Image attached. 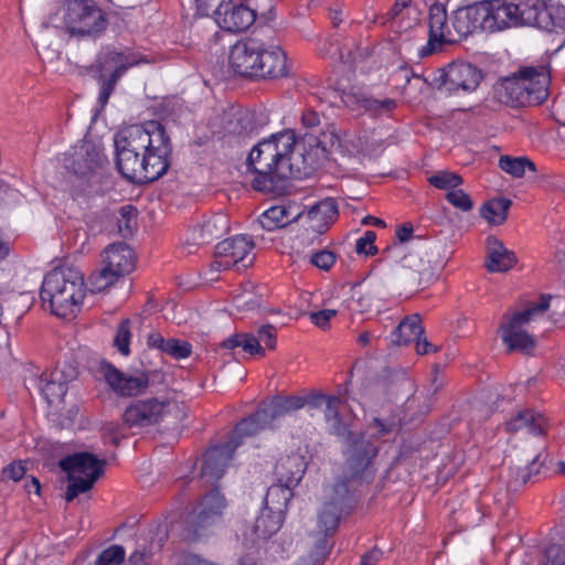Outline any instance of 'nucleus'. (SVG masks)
Here are the masks:
<instances>
[{
  "label": "nucleus",
  "mask_w": 565,
  "mask_h": 565,
  "mask_svg": "<svg viewBox=\"0 0 565 565\" xmlns=\"http://www.w3.org/2000/svg\"><path fill=\"white\" fill-rule=\"evenodd\" d=\"M114 146L117 171L135 185L158 181L171 167L173 146L164 126L158 120L117 132Z\"/></svg>",
  "instance_id": "f257e3e1"
},
{
  "label": "nucleus",
  "mask_w": 565,
  "mask_h": 565,
  "mask_svg": "<svg viewBox=\"0 0 565 565\" xmlns=\"http://www.w3.org/2000/svg\"><path fill=\"white\" fill-rule=\"evenodd\" d=\"M295 145V134L284 130L263 138L250 149L246 168L254 174L252 188L255 191L274 196L289 192Z\"/></svg>",
  "instance_id": "f03ea898"
},
{
  "label": "nucleus",
  "mask_w": 565,
  "mask_h": 565,
  "mask_svg": "<svg viewBox=\"0 0 565 565\" xmlns=\"http://www.w3.org/2000/svg\"><path fill=\"white\" fill-rule=\"evenodd\" d=\"M228 66L235 76L249 82L289 76L286 52L254 36L241 39L231 47Z\"/></svg>",
  "instance_id": "7ed1b4c3"
},
{
  "label": "nucleus",
  "mask_w": 565,
  "mask_h": 565,
  "mask_svg": "<svg viewBox=\"0 0 565 565\" xmlns=\"http://www.w3.org/2000/svg\"><path fill=\"white\" fill-rule=\"evenodd\" d=\"M551 67L547 63L520 65L512 74L493 85L497 99L512 108L542 105L548 97Z\"/></svg>",
  "instance_id": "20e7f679"
},
{
  "label": "nucleus",
  "mask_w": 565,
  "mask_h": 565,
  "mask_svg": "<svg viewBox=\"0 0 565 565\" xmlns=\"http://www.w3.org/2000/svg\"><path fill=\"white\" fill-rule=\"evenodd\" d=\"M84 286V275L77 268L58 266L44 276L40 290L42 305L49 303L51 313L66 318L83 302Z\"/></svg>",
  "instance_id": "39448f33"
},
{
  "label": "nucleus",
  "mask_w": 565,
  "mask_h": 565,
  "mask_svg": "<svg viewBox=\"0 0 565 565\" xmlns=\"http://www.w3.org/2000/svg\"><path fill=\"white\" fill-rule=\"evenodd\" d=\"M379 447L364 433L352 436L344 451L345 473L334 486V494H354L358 486L372 482Z\"/></svg>",
  "instance_id": "423d86ee"
},
{
  "label": "nucleus",
  "mask_w": 565,
  "mask_h": 565,
  "mask_svg": "<svg viewBox=\"0 0 565 565\" xmlns=\"http://www.w3.org/2000/svg\"><path fill=\"white\" fill-rule=\"evenodd\" d=\"M141 63H149V60L129 47L118 51L111 45H106L99 51L89 70L96 74L99 83L98 103L102 107L108 103L118 81L127 70Z\"/></svg>",
  "instance_id": "0eeeda50"
},
{
  "label": "nucleus",
  "mask_w": 565,
  "mask_h": 565,
  "mask_svg": "<svg viewBox=\"0 0 565 565\" xmlns=\"http://www.w3.org/2000/svg\"><path fill=\"white\" fill-rule=\"evenodd\" d=\"M107 461L88 451L74 452L60 460V468L67 476L64 494H83L90 491L106 471Z\"/></svg>",
  "instance_id": "6e6552de"
},
{
  "label": "nucleus",
  "mask_w": 565,
  "mask_h": 565,
  "mask_svg": "<svg viewBox=\"0 0 565 565\" xmlns=\"http://www.w3.org/2000/svg\"><path fill=\"white\" fill-rule=\"evenodd\" d=\"M358 497H330L318 512L317 529L312 531L311 535L315 542L318 543V553L323 556H329L332 547V537L338 531L340 521L356 508Z\"/></svg>",
  "instance_id": "1a4fd4ad"
},
{
  "label": "nucleus",
  "mask_w": 565,
  "mask_h": 565,
  "mask_svg": "<svg viewBox=\"0 0 565 565\" xmlns=\"http://www.w3.org/2000/svg\"><path fill=\"white\" fill-rule=\"evenodd\" d=\"M108 163V158L102 146L94 141H84L81 146L74 147L64 159L65 169L81 181L78 186H73L72 196L85 194L88 188V178Z\"/></svg>",
  "instance_id": "9d476101"
},
{
  "label": "nucleus",
  "mask_w": 565,
  "mask_h": 565,
  "mask_svg": "<svg viewBox=\"0 0 565 565\" xmlns=\"http://www.w3.org/2000/svg\"><path fill=\"white\" fill-rule=\"evenodd\" d=\"M226 505L225 497H199L182 516L185 537L198 541L206 529L221 519Z\"/></svg>",
  "instance_id": "9b49d317"
},
{
  "label": "nucleus",
  "mask_w": 565,
  "mask_h": 565,
  "mask_svg": "<svg viewBox=\"0 0 565 565\" xmlns=\"http://www.w3.org/2000/svg\"><path fill=\"white\" fill-rule=\"evenodd\" d=\"M227 440L223 444L211 446L203 456V463L199 473L198 482L202 484L201 494H220V480L234 457L237 448Z\"/></svg>",
  "instance_id": "f8f14e48"
},
{
  "label": "nucleus",
  "mask_w": 565,
  "mask_h": 565,
  "mask_svg": "<svg viewBox=\"0 0 565 565\" xmlns=\"http://www.w3.org/2000/svg\"><path fill=\"white\" fill-rule=\"evenodd\" d=\"M483 72L478 66L469 62L455 61L440 70V75L436 81L439 82L438 88H444L448 94L472 93L481 81Z\"/></svg>",
  "instance_id": "ddd939ff"
},
{
  "label": "nucleus",
  "mask_w": 565,
  "mask_h": 565,
  "mask_svg": "<svg viewBox=\"0 0 565 565\" xmlns=\"http://www.w3.org/2000/svg\"><path fill=\"white\" fill-rule=\"evenodd\" d=\"M254 242L246 235H236L220 242L214 249L215 260L211 264L216 270H226L234 266L249 267L255 256L252 254Z\"/></svg>",
  "instance_id": "4468645a"
},
{
  "label": "nucleus",
  "mask_w": 565,
  "mask_h": 565,
  "mask_svg": "<svg viewBox=\"0 0 565 565\" xmlns=\"http://www.w3.org/2000/svg\"><path fill=\"white\" fill-rule=\"evenodd\" d=\"M99 371L110 390L119 397H137L146 393L150 384V375L140 372L129 375L117 369L107 360L99 362Z\"/></svg>",
  "instance_id": "2eb2a0df"
},
{
  "label": "nucleus",
  "mask_w": 565,
  "mask_h": 565,
  "mask_svg": "<svg viewBox=\"0 0 565 565\" xmlns=\"http://www.w3.org/2000/svg\"><path fill=\"white\" fill-rule=\"evenodd\" d=\"M213 17L224 31L238 33L246 31L254 24L257 18V9L253 8L248 1L246 3H235L232 0H222L213 11Z\"/></svg>",
  "instance_id": "dca6fc26"
},
{
  "label": "nucleus",
  "mask_w": 565,
  "mask_h": 565,
  "mask_svg": "<svg viewBox=\"0 0 565 565\" xmlns=\"http://www.w3.org/2000/svg\"><path fill=\"white\" fill-rule=\"evenodd\" d=\"M168 405L169 401H160L157 397L136 399L126 407L122 423L128 428L156 425L163 419Z\"/></svg>",
  "instance_id": "f3484780"
},
{
  "label": "nucleus",
  "mask_w": 565,
  "mask_h": 565,
  "mask_svg": "<svg viewBox=\"0 0 565 565\" xmlns=\"http://www.w3.org/2000/svg\"><path fill=\"white\" fill-rule=\"evenodd\" d=\"M274 500L269 501V497H264L263 509L260 515L257 516L253 531L258 540H268L277 533L285 520V513L289 501L294 497H271Z\"/></svg>",
  "instance_id": "a211bd4d"
},
{
  "label": "nucleus",
  "mask_w": 565,
  "mask_h": 565,
  "mask_svg": "<svg viewBox=\"0 0 565 565\" xmlns=\"http://www.w3.org/2000/svg\"><path fill=\"white\" fill-rule=\"evenodd\" d=\"M306 472L305 458L294 454L281 457L275 465V483L267 488L266 494L274 491H289L294 494V489L299 484Z\"/></svg>",
  "instance_id": "6ab92c4d"
},
{
  "label": "nucleus",
  "mask_w": 565,
  "mask_h": 565,
  "mask_svg": "<svg viewBox=\"0 0 565 565\" xmlns=\"http://www.w3.org/2000/svg\"><path fill=\"white\" fill-rule=\"evenodd\" d=\"M428 41L418 54L420 57H427L441 49L444 44L450 43L448 36L450 30L448 28V15L446 6L439 1H435L428 10Z\"/></svg>",
  "instance_id": "aec40b11"
},
{
  "label": "nucleus",
  "mask_w": 565,
  "mask_h": 565,
  "mask_svg": "<svg viewBox=\"0 0 565 565\" xmlns=\"http://www.w3.org/2000/svg\"><path fill=\"white\" fill-rule=\"evenodd\" d=\"M412 249L428 262L427 269H422L423 280L436 281L448 260L446 244L437 238L418 237L413 241Z\"/></svg>",
  "instance_id": "412c9836"
},
{
  "label": "nucleus",
  "mask_w": 565,
  "mask_h": 565,
  "mask_svg": "<svg viewBox=\"0 0 565 565\" xmlns=\"http://www.w3.org/2000/svg\"><path fill=\"white\" fill-rule=\"evenodd\" d=\"M489 0L477 1L459 7L452 12L451 24L460 38H467L476 32H486V8Z\"/></svg>",
  "instance_id": "4be33fe9"
},
{
  "label": "nucleus",
  "mask_w": 565,
  "mask_h": 565,
  "mask_svg": "<svg viewBox=\"0 0 565 565\" xmlns=\"http://www.w3.org/2000/svg\"><path fill=\"white\" fill-rule=\"evenodd\" d=\"M269 124V116L262 110H238L227 120L225 129L243 139H250L259 135Z\"/></svg>",
  "instance_id": "5701e85b"
},
{
  "label": "nucleus",
  "mask_w": 565,
  "mask_h": 565,
  "mask_svg": "<svg viewBox=\"0 0 565 565\" xmlns=\"http://www.w3.org/2000/svg\"><path fill=\"white\" fill-rule=\"evenodd\" d=\"M104 274L109 271L117 280L129 275L136 266L134 249L126 243H114L106 247L103 253Z\"/></svg>",
  "instance_id": "b1692460"
},
{
  "label": "nucleus",
  "mask_w": 565,
  "mask_h": 565,
  "mask_svg": "<svg viewBox=\"0 0 565 565\" xmlns=\"http://www.w3.org/2000/svg\"><path fill=\"white\" fill-rule=\"evenodd\" d=\"M486 245L487 259L484 266L489 273H505L516 265L518 257L515 253L508 249L497 236L489 235Z\"/></svg>",
  "instance_id": "393cba45"
},
{
  "label": "nucleus",
  "mask_w": 565,
  "mask_h": 565,
  "mask_svg": "<svg viewBox=\"0 0 565 565\" xmlns=\"http://www.w3.org/2000/svg\"><path fill=\"white\" fill-rule=\"evenodd\" d=\"M268 427L273 428L274 425L270 424L265 408L260 405L254 413L235 425L228 438L233 444L232 448H238L246 437H253Z\"/></svg>",
  "instance_id": "a878e982"
},
{
  "label": "nucleus",
  "mask_w": 565,
  "mask_h": 565,
  "mask_svg": "<svg viewBox=\"0 0 565 565\" xmlns=\"http://www.w3.org/2000/svg\"><path fill=\"white\" fill-rule=\"evenodd\" d=\"M486 13L488 15L486 32L492 33L511 25H519L515 12H513V3L503 0H489Z\"/></svg>",
  "instance_id": "bb28decb"
},
{
  "label": "nucleus",
  "mask_w": 565,
  "mask_h": 565,
  "mask_svg": "<svg viewBox=\"0 0 565 565\" xmlns=\"http://www.w3.org/2000/svg\"><path fill=\"white\" fill-rule=\"evenodd\" d=\"M230 230V220L223 213H216L195 225L192 230V238L198 244H210L212 241L222 237Z\"/></svg>",
  "instance_id": "cd10ccee"
},
{
  "label": "nucleus",
  "mask_w": 565,
  "mask_h": 565,
  "mask_svg": "<svg viewBox=\"0 0 565 565\" xmlns=\"http://www.w3.org/2000/svg\"><path fill=\"white\" fill-rule=\"evenodd\" d=\"M306 214L310 228L318 234H323L339 215L338 203L334 198H326L310 206Z\"/></svg>",
  "instance_id": "c85d7f7f"
},
{
  "label": "nucleus",
  "mask_w": 565,
  "mask_h": 565,
  "mask_svg": "<svg viewBox=\"0 0 565 565\" xmlns=\"http://www.w3.org/2000/svg\"><path fill=\"white\" fill-rule=\"evenodd\" d=\"M291 205H274L266 210L257 220L259 226L268 232L284 228L303 216L305 210L294 213Z\"/></svg>",
  "instance_id": "c756f323"
},
{
  "label": "nucleus",
  "mask_w": 565,
  "mask_h": 565,
  "mask_svg": "<svg viewBox=\"0 0 565 565\" xmlns=\"http://www.w3.org/2000/svg\"><path fill=\"white\" fill-rule=\"evenodd\" d=\"M547 427L548 419L543 414L532 409L519 411L505 423V430L508 433H516L520 429L527 428L529 433L535 436L544 435Z\"/></svg>",
  "instance_id": "7c9ffc66"
},
{
  "label": "nucleus",
  "mask_w": 565,
  "mask_h": 565,
  "mask_svg": "<svg viewBox=\"0 0 565 565\" xmlns=\"http://www.w3.org/2000/svg\"><path fill=\"white\" fill-rule=\"evenodd\" d=\"M118 15L119 13L117 11L107 14L96 4L89 14H87L84 23L76 28V31L72 36H77L79 39H97L106 31L109 23L108 17L111 18Z\"/></svg>",
  "instance_id": "2f4dec72"
},
{
  "label": "nucleus",
  "mask_w": 565,
  "mask_h": 565,
  "mask_svg": "<svg viewBox=\"0 0 565 565\" xmlns=\"http://www.w3.org/2000/svg\"><path fill=\"white\" fill-rule=\"evenodd\" d=\"M420 316L414 313L406 316L398 326L391 332L390 342L393 345H408L419 335H424Z\"/></svg>",
  "instance_id": "473e14b6"
},
{
  "label": "nucleus",
  "mask_w": 565,
  "mask_h": 565,
  "mask_svg": "<svg viewBox=\"0 0 565 565\" xmlns=\"http://www.w3.org/2000/svg\"><path fill=\"white\" fill-rule=\"evenodd\" d=\"M547 0H519L513 3L519 25H532L540 29L541 15L545 11Z\"/></svg>",
  "instance_id": "72a5a7b5"
},
{
  "label": "nucleus",
  "mask_w": 565,
  "mask_h": 565,
  "mask_svg": "<svg viewBox=\"0 0 565 565\" xmlns=\"http://www.w3.org/2000/svg\"><path fill=\"white\" fill-rule=\"evenodd\" d=\"M220 348L234 354V350H242L250 355H265V349L260 345L259 339L250 332H237L220 343Z\"/></svg>",
  "instance_id": "f704fd0d"
},
{
  "label": "nucleus",
  "mask_w": 565,
  "mask_h": 565,
  "mask_svg": "<svg viewBox=\"0 0 565 565\" xmlns=\"http://www.w3.org/2000/svg\"><path fill=\"white\" fill-rule=\"evenodd\" d=\"M66 11L64 22L70 35H73L81 24L84 23L87 14L96 6L95 0H65Z\"/></svg>",
  "instance_id": "c9c22d12"
},
{
  "label": "nucleus",
  "mask_w": 565,
  "mask_h": 565,
  "mask_svg": "<svg viewBox=\"0 0 565 565\" xmlns=\"http://www.w3.org/2000/svg\"><path fill=\"white\" fill-rule=\"evenodd\" d=\"M262 405L273 425L276 419L302 408L303 402L296 395L282 396L277 394L271 397L268 405H265V403Z\"/></svg>",
  "instance_id": "e433bc0d"
},
{
  "label": "nucleus",
  "mask_w": 565,
  "mask_h": 565,
  "mask_svg": "<svg viewBox=\"0 0 565 565\" xmlns=\"http://www.w3.org/2000/svg\"><path fill=\"white\" fill-rule=\"evenodd\" d=\"M476 504L483 516L510 519L515 514L512 497H480Z\"/></svg>",
  "instance_id": "4c0bfd02"
},
{
  "label": "nucleus",
  "mask_w": 565,
  "mask_h": 565,
  "mask_svg": "<svg viewBox=\"0 0 565 565\" xmlns=\"http://www.w3.org/2000/svg\"><path fill=\"white\" fill-rule=\"evenodd\" d=\"M305 140L311 151L313 149L316 152L320 151L323 158H327L333 149L342 148V141L334 124H331L319 136H306Z\"/></svg>",
  "instance_id": "58836bf2"
},
{
  "label": "nucleus",
  "mask_w": 565,
  "mask_h": 565,
  "mask_svg": "<svg viewBox=\"0 0 565 565\" xmlns=\"http://www.w3.org/2000/svg\"><path fill=\"white\" fill-rule=\"evenodd\" d=\"M499 332H501V339L507 345L509 353L520 352L525 355H531L536 347L535 339L526 331L499 330Z\"/></svg>",
  "instance_id": "ea45409f"
},
{
  "label": "nucleus",
  "mask_w": 565,
  "mask_h": 565,
  "mask_svg": "<svg viewBox=\"0 0 565 565\" xmlns=\"http://www.w3.org/2000/svg\"><path fill=\"white\" fill-rule=\"evenodd\" d=\"M512 201L508 198H493L481 205L480 216L486 218L489 224L501 225L507 221Z\"/></svg>",
  "instance_id": "a19ab883"
},
{
  "label": "nucleus",
  "mask_w": 565,
  "mask_h": 565,
  "mask_svg": "<svg viewBox=\"0 0 565 565\" xmlns=\"http://www.w3.org/2000/svg\"><path fill=\"white\" fill-rule=\"evenodd\" d=\"M540 29L548 32L565 31V6L547 0L545 11L541 15Z\"/></svg>",
  "instance_id": "79ce46f5"
},
{
  "label": "nucleus",
  "mask_w": 565,
  "mask_h": 565,
  "mask_svg": "<svg viewBox=\"0 0 565 565\" xmlns=\"http://www.w3.org/2000/svg\"><path fill=\"white\" fill-rule=\"evenodd\" d=\"M499 168L513 178H523L525 170L536 172V164L527 157L501 156L499 159Z\"/></svg>",
  "instance_id": "37998d69"
},
{
  "label": "nucleus",
  "mask_w": 565,
  "mask_h": 565,
  "mask_svg": "<svg viewBox=\"0 0 565 565\" xmlns=\"http://www.w3.org/2000/svg\"><path fill=\"white\" fill-rule=\"evenodd\" d=\"M39 386L49 404H52L55 399H62L68 390V385L62 381H56L52 373H42Z\"/></svg>",
  "instance_id": "c03bdc74"
},
{
  "label": "nucleus",
  "mask_w": 565,
  "mask_h": 565,
  "mask_svg": "<svg viewBox=\"0 0 565 565\" xmlns=\"http://www.w3.org/2000/svg\"><path fill=\"white\" fill-rule=\"evenodd\" d=\"M358 103L365 111L370 113L373 117L391 114L396 107L397 103L393 98L377 99L373 96L362 95Z\"/></svg>",
  "instance_id": "a18cd8bd"
},
{
  "label": "nucleus",
  "mask_w": 565,
  "mask_h": 565,
  "mask_svg": "<svg viewBox=\"0 0 565 565\" xmlns=\"http://www.w3.org/2000/svg\"><path fill=\"white\" fill-rule=\"evenodd\" d=\"M401 263L404 268H408L417 275L418 287L426 288L431 284L423 280L422 269H427L428 262L423 257V255H419L418 252H415L414 249L411 248L402 257Z\"/></svg>",
  "instance_id": "49530a36"
},
{
  "label": "nucleus",
  "mask_w": 565,
  "mask_h": 565,
  "mask_svg": "<svg viewBox=\"0 0 565 565\" xmlns=\"http://www.w3.org/2000/svg\"><path fill=\"white\" fill-rule=\"evenodd\" d=\"M380 381L390 395L397 394L404 386L409 385V381L404 372L391 367L383 369Z\"/></svg>",
  "instance_id": "de8ad7c7"
},
{
  "label": "nucleus",
  "mask_w": 565,
  "mask_h": 565,
  "mask_svg": "<svg viewBox=\"0 0 565 565\" xmlns=\"http://www.w3.org/2000/svg\"><path fill=\"white\" fill-rule=\"evenodd\" d=\"M137 209L130 204L124 205L119 209L120 217L118 218L117 225L118 231L124 238H129L132 236L137 226Z\"/></svg>",
  "instance_id": "09e8293b"
},
{
  "label": "nucleus",
  "mask_w": 565,
  "mask_h": 565,
  "mask_svg": "<svg viewBox=\"0 0 565 565\" xmlns=\"http://www.w3.org/2000/svg\"><path fill=\"white\" fill-rule=\"evenodd\" d=\"M427 451V441L416 443L406 440L402 444L397 460L408 462L412 466H419L418 457Z\"/></svg>",
  "instance_id": "8fccbe9b"
},
{
  "label": "nucleus",
  "mask_w": 565,
  "mask_h": 565,
  "mask_svg": "<svg viewBox=\"0 0 565 565\" xmlns=\"http://www.w3.org/2000/svg\"><path fill=\"white\" fill-rule=\"evenodd\" d=\"M56 381H62L66 385L78 377V363L70 355L63 362H57L55 369L51 372Z\"/></svg>",
  "instance_id": "3c124183"
},
{
  "label": "nucleus",
  "mask_w": 565,
  "mask_h": 565,
  "mask_svg": "<svg viewBox=\"0 0 565 565\" xmlns=\"http://www.w3.org/2000/svg\"><path fill=\"white\" fill-rule=\"evenodd\" d=\"M428 182L436 189L452 191L462 184L463 179L461 175L457 173L449 171H440L429 177Z\"/></svg>",
  "instance_id": "603ef678"
},
{
  "label": "nucleus",
  "mask_w": 565,
  "mask_h": 565,
  "mask_svg": "<svg viewBox=\"0 0 565 565\" xmlns=\"http://www.w3.org/2000/svg\"><path fill=\"white\" fill-rule=\"evenodd\" d=\"M125 557V547L122 545L114 544L99 553L94 565H121Z\"/></svg>",
  "instance_id": "864d4df0"
},
{
  "label": "nucleus",
  "mask_w": 565,
  "mask_h": 565,
  "mask_svg": "<svg viewBox=\"0 0 565 565\" xmlns=\"http://www.w3.org/2000/svg\"><path fill=\"white\" fill-rule=\"evenodd\" d=\"M131 321L130 319H124L119 322L114 338V345L120 352V354L127 356L130 354V332Z\"/></svg>",
  "instance_id": "5fc2aeb1"
},
{
  "label": "nucleus",
  "mask_w": 565,
  "mask_h": 565,
  "mask_svg": "<svg viewBox=\"0 0 565 565\" xmlns=\"http://www.w3.org/2000/svg\"><path fill=\"white\" fill-rule=\"evenodd\" d=\"M162 353H166L175 360L185 359L191 355L192 345L185 340L169 338L167 339Z\"/></svg>",
  "instance_id": "6e6d98bb"
},
{
  "label": "nucleus",
  "mask_w": 565,
  "mask_h": 565,
  "mask_svg": "<svg viewBox=\"0 0 565 565\" xmlns=\"http://www.w3.org/2000/svg\"><path fill=\"white\" fill-rule=\"evenodd\" d=\"M537 565H565V547L550 544L540 556Z\"/></svg>",
  "instance_id": "4d7b16f0"
},
{
  "label": "nucleus",
  "mask_w": 565,
  "mask_h": 565,
  "mask_svg": "<svg viewBox=\"0 0 565 565\" xmlns=\"http://www.w3.org/2000/svg\"><path fill=\"white\" fill-rule=\"evenodd\" d=\"M532 316H534V309H531L530 306L526 309L516 311L511 316L504 315L503 318H507L508 320L505 322H501L499 330L516 331L515 328L529 322Z\"/></svg>",
  "instance_id": "13d9d810"
},
{
  "label": "nucleus",
  "mask_w": 565,
  "mask_h": 565,
  "mask_svg": "<svg viewBox=\"0 0 565 565\" xmlns=\"http://www.w3.org/2000/svg\"><path fill=\"white\" fill-rule=\"evenodd\" d=\"M117 279L113 276H110V273L107 271L104 274V267L98 270L94 271L88 277V282L90 285V291L94 292H102L113 286Z\"/></svg>",
  "instance_id": "bf43d9fd"
},
{
  "label": "nucleus",
  "mask_w": 565,
  "mask_h": 565,
  "mask_svg": "<svg viewBox=\"0 0 565 565\" xmlns=\"http://www.w3.org/2000/svg\"><path fill=\"white\" fill-rule=\"evenodd\" d=\"M447 201L455 207L468 212L473 207V201L468 193L461 189L448 191L446 194Z\"/></svg>",
  "instance_id": "052dcab7"
},
{
  "label": "nucleus",
  "mask_w": 565,
  "mask_h": 565,
  "mask_svg": "<svg viewBox=\"0 0 565 565\" xmlns=\"http://www.w3.org/2000/svg\"><path fill=\"white\" fill-rule=\"evenodd\" d=\"M376 233L374 231H366L362 237L355 243V252L360 255L375 256L379 248L374 245Z\"/></svg>",
  "instance_id": "680f3d73"
},
{
  "label": "nucleus",
  "mask_w": 565,
  "mask_h": 565,
  "mask_svg": "<svg viewBox=\"0 0 565 565\" xmlns=\"http://www.w3.org/2000/svg\"><path fill=\"white\" fill-rule=\"evenodd\" d=\"M335 260V254L329 249L316 252L310 256V263L324 271L330 270Z\"/></svg>",
  "instance_id": "e2e57ef3"
},
{
  "label": "nucleus",
  "mask_w": 565,
  "mask_h": 565,
  "mask_svg": "<svg viewBox=\"0 0 565 565\" xmlns=\"http://www.w3.org/2000/svg\"><path fill=\"white\" fill-rule=\"evenodd\" d=\"M259 339V342L263 341L267 349L274 350L277 345V329L275 326L267 323L262 326L258 331L257 335Z\"/></svg>",
  "instance_id": "0e129e2a"
},
{
  "label": "nucleus",
  "mask_w": 565,
  "mask_h": 565,
  "mask_svg": "<svg viewBox=\"0 0 565 565\" xmlns=\"http://www.w3.org/2000/svg\"><path fill=\"white\" fill-rule=\"evenodd\" d=\"M102 436L105 443H110L115 447H118L122 438L121 428L119 424L113 422L107 423L103 427Z\"/></svg>",
  "instance_id": "69168bd1"
},
{
  "label": "nucleus",
  "mask_w": 565,
  "mask_h": 565,
  "mask_svg": "<svg viewBox=\"0 0 565 565\" xmlns=\"http://www.w3.org/2000/svg\"><path fill=\"white\" fill-rule=\"evenodd\" d=\"M338 313L334 309H322L316 312L310 313L311 322L318 328L326 330L330 327L331 318L335 317Z\"/></svg>",
  "instance_id": "338daca9"
},
{
  "label": "nucleus",
  "mask_w": 565,
  "mask_h": 565,
  "mask_svg": "<svg viewBox=\"0 0 565 565\" xmlns=\"http://www.w3.org/2000/svg\"><path fill=\"white\" fill-rule=\"evenodd\" d=\"M330 433L343 438L345 444L350 441L352 436H356L359 433H354L349 428V425L342 420V417L330 422Z\"/></svg>",
  "instance_id": "774afa93"
}]
</instances>
